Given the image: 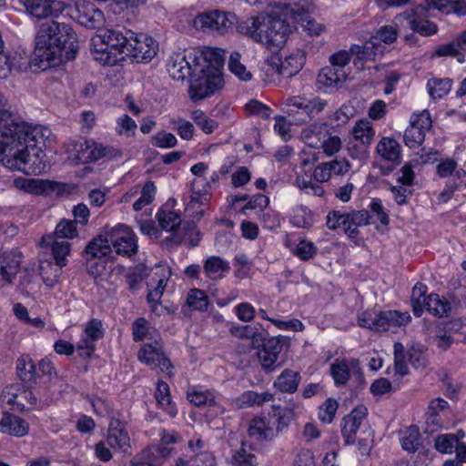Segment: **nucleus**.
I'll list each match as a JSON object with an SVG mask.
<instances>
[{
    "label": "nucleus",
    "mask_w": 466,
    "mask_h": 466,
    "mask_svg": "<svg viewBox=\"0 0 466 466\" xmlns=\"http://www.w3.org/2000/svg\"><path fill=\"white\" fill-rule=\"evenodd\" d=\"M125 27L106 29L92 38L96 60L114 66L118 62L147 63L156 55L157 48L152 37L140 35Z\"/></svg>",
    "instance_id": "1"
},
{
    "label": "nucleus",
    "mask_w": 466,
    "mask_h": 466,
    "mask_svg": "<svg viewBox=\"0 0 466 466\" xmlns=\"http://www.w3.org/2000/svg\"><path fill=\"white\" fill-rule=\"evenodd\" d=\"M35 44L30 66L40 71L75 59L78 50L77 37L72 26L56 20L41 24Z\"/></svg>",
    "instance_id": "2"
},
{
    "label": "nucleus",
    "mask_w": 466,
    "mask_h": 466,
    "mask_svg": "<svg viewBox=\"0 0 466 466\" xmlns=\"http://www.w3.org/2000/svg\"><path fill=\"white\" fill-rule=\"evenodd\" d=\"M51 129L44 126L32 127L22 121L19 117L11 116L6 117L5 122L0 124V139L5 146L15 145L16 142L24 143L29 147L39 148L38 145H46L50 142Z\"/></svg>",
    "instance_id": "3"
},
{
    "label": "nucleus",
    "mask_w": 466,
    "mask_h": 466,
    "mask_svg": "<svg viewBox=\"0 0 466 466\" xmlns=\"http://www.w3.org/2000/svg\"><path fill=\"white\" fill-rule=\"evenodd\" d=\"M29 146L16 142L15 145H1L0 157L2 164L10 170H18L27 175H38L46 169V156L41 147H32L34 153L28 152Z\"/></svg>",
    "instance_id": "4"
},
{
    "label": "nucleus",
    "mask_w": 466,
    "mask_h": 466,
    "mask_svg": "<svg viewBox=\"0 0 466 466\" xmlns=\"http://www.w3.org/2000/svg\"><path fill=\"white\" fill-rule=\"evenodd\" d=\"M290 418L291 410L273 406L266 416L249 421L248 434L256 441H270L288 428Z\"/></svg>",
    "instance_id": "5"
},
{
    "label": "nucleus",
    "mask_w": 466,
    "mask_h": 466,
    "mask_svg": "<svg viewBox=\"0 0 466 466\" xmlns=\"http://www.w3.org/2000/svg\"><path fill=\"white\" fill-rule=\"evenodd\" d=\"M41 246L43 248H51L53 258L56 261V268L52 277L48 276V268L52 269L51 263L40 266V273L46 286L52 288L58 282L61 275V269L66 265V256L70 253V244L66 240H59L51 235L42 238Z\"/></svg>",
    "instance_id": "6"
},
{
    "label": "nucleus",
    "mask_w": 466,
    "mask_h": 466,
    "mask_svg": "<svg viewBox=\"0 0 466 466\" xmlns=\"http://www.w3.org/2000/svg\"><path fill=\"white\" fill-rule=\"evenodd\" d=\"M235 14L219 9L199 13L193 21V26L205 33H217L223 35L233 30Z\"/></svg>",
    "instance_id": "7"
},
{
    "label": "nucleus",
    "mask_w": 466,
    "mask_h": 466,
    "mask_svg": "<svg viewBox=\"0 0 466 466\" xmlns=\"http://www.w3.org/2000/svg\"><path fill=\"white\" fill-rule=\"evenodd\" d=\"M258 43L268 48H279L285 45L289 28L281 16H263L260 25Z\"/></svg>",
    "instance_id": "8"
},
{
    "label": "nucleus",
    "mask_w": 466,
    "mask_h": 466,
    "mask_svg": "<svg viewBox=\"0 0 466 466\" xmlns=\"http://www.w3.org/2000/svg\"><path fill=\"white\" fill-rule=\"evenodd\" d=\"M111 248L117 255L130 258L137 252V241L129 227L117 225L106 231Z\"/></svg>",
    "instance_id": "9"
},
{
    "label": "nucleus",
    "mask_w": 466,
    "mask_h": 466,
    "mask_svg": "<svg viewBox=\"0 0 466 466\" xmlns=\"http://www.w3.org/2000/svg\"><path fill=\"white\" fill-rule=\"evenodd\" d=\"M138 360L153 370L165 372L168 377L173 376L174 366L163 351L161 343H145L137 352Z\"/></svg>",
    "instance_id": "10"
},
{
    "label": "nucleus",
    "mask_w": 466,
    "mask_h": 466,
    "mask_svg": "<svg viewBox=\"0 0 466 466\" xmlns=\"http://www.w3.org/2000/svg\"><path fill=\"white\" fill-rule=\"evenodd\" d=\"M66 9L73 19L86 28H98L104 23L103 12L88 0H76Z\"/></svg>",
    "instance_id": "11"
},
{
    "label": "nucleus",
    "mask_w": 466,
    "mask_h": 466,
    "mask_svg": "<svg viewBox=\"0 0 466 466\" xmlns=\"http://www.w3.org/2000/svg\"><path fill=\"white\" fill-rule=\"evenodd\" d=\"M26 12L37 19L56 18L68 5L60 0H20Z\"/></svg>",
    "instance_id": "12"
},
{
    "label": "nucleus",
    "mask_w": 466,
    "mask_h": 466,
    "mask_svg": "<svg viewBox=\"0 0 466 466\" xmlns=\"http://www.w3.org/2000/svg\"><path fill=\"white\" fill-rule=\"evenodd\" d=\"M223 86V78L219 73L204 75L201 77L191 78L189 96L193 101L202 100Z\"/></svg>",
    "instance_id": "13"
},
{
    "label": "nucleus",
    "mask_w": 466,
    "mask_h": 466,
    "mask_svg": "<svg viewBox=\"0 0 466 466\" xmlns=\"http://www.w3.org/2000/svg\"><path fill=\"white\" fill-rule=\"evenodd\" d=\"M112 148L94 142L80 141L74 146V160L77 163H89L111 156Z\"/></svg>",
    "instance_id": "14"
},
{
    "label": "nucleus",
    "mask_w": 466,
    "mask_h": 466,
    "mask_svg": "<svg viewBox=\"0 0 466 466\" xmlns=\"http://www.w3.org/2000/svg\"><path fill=\"white\" fill-rule=\"evenodd\" d=\"M367 416V408L359 405L351 412L343 417L341 421V435L346 445H353L356 442V434L361 422Z\"/></svg>",
    "instance_id": "15"
},
{
    "label": "nucleus",
    "mask_w": 466,
    "mask_h": 466,
    "mask_svg": "<svg viewBox=\"0 0 466 466\" xmlns=\"http://www.w3.org/2000/svg\"><path fill=\"white\" fill-rule=\"evenodd\" d=\"M282 350L281 339L272 337L258 350L257 356L261 368L266 372H272L279 368L276 362Z\"/></svg>",
    "instance_id": "16"
},
{
    "label": "nucleus",
    "mask_w": 466,
    "mask_h": 466,
    "mask_svg": "<svg viewBox=\"0 0 466 466\" xmlns=\"http://www.w3.org/2000/svg\"><path fill=\"white\" fill-rule=\"evenodd\" d=\"M171 452V448L163 444L149 445L133 461V466H162Z\"/></svg>",
    "instance_id": "17"
},
{
    "label": "nucleus",
    "mask_w": 466,
    "mask_h": 466,
    "mask_svg": "<svg viewBox=\"0 0 466 466\" xmlns=\"http://www.w3.org/2000/svg\"><path fill=\"white\" fill-rule=\"evenodd\" d=\"M397 37L398 32L394 26L383 25L376 32V35L371 37L370 42L366 43L362 46H357V55L360 59L367 58L372 55V49L380 42H383L385 44H391L396 41Z\"/></svg>",
    "instance_id": "18"
},
{
    "label": "nucleus",
    "mask_w": 466,
    "mask_h": 466,
    "mask_svg": "<svg viewBox=\"0 0 466 466\" xmlns=\"http://www.w3.org/2000/svg\"><path fill=\"white\" fill-rule=\"evenodd\" d=\"M411 320L409 312L380 311L376 314L375 331H387L391 328L407 325Z\"/></svg>",
    "instance_id": "19"
},
{
    "label": "nucleus",
    "mask_w": 466,
    "mask_h": 466,
    "mask_svg": "<svg viewBox=\"0 0 466 466\" xmlns=\"http://www.w3.org/2000/svg\"><path fill=\"white\" fill-rule=\"evenodd\" d=\"M167 69L169 76L176 80H184L186 77L191 76L194 71L185 52L171 55L167 64Z\"/></svg>",
    "instance_id": "20"
},
{
    "label": "nucleus",
    "mask_w": 466,
    "mask_h": 466,
    "mask_svg": "<svg viewBox=\"0 0 466 466\" xmlns=\"http://www.w3.org/2000/svg\"><path fill=\"white\" fill-rule=\"evenodd\" d=\"M347 80V74L344 69L336 66H325L318 75L317 86L321 87H340Z\"/></svg>",
    "instance_id": "21"
},
{
    "label": "nucleus",
    "mask_w": 466,
    "mask_h": 466,
    "mask_svg": "<svg viewBox=\"0 0 466 466\" xmlns=\"http://www.w3.org/2000/svg\"><path fill=\"white\" fill-rule=\"evenodd\" d=\"M261 16H246L239 18L235 15V21L233 22V29L244 36H247L253 41L258 43L260 35Z\"/></svg>",
    "instance_id": "22"
},
{
    "label": "nucleus",
    "mask_w": 466,
    "mask_h": 466,
    "mask_svg": "<svg viewBox=\"0 0 466 466\" xmlns=\"http://www.w3.org/2000/svg\"><path fill=\"white\" fill-rule=\"evenodd\" d=\"M329 129L326 123H314L301 130L300 137L303 142L312 148H319L328 137Z\"/></svg>",
    "instance_id": "23"
},
{
    "label": "nucleus",
    "mask_w": 466,
    "mask_h": 466,
    "mask_svg": "<svg viewBox=\"0 0 466 466\" xmlns=\"http://www.w3.org/2000/svg\"><path fill=\"white\" fill-rule=\"evenodd\" d=\"M29 431V424L24 419L6 413L0 420V432L23 437Z\"/></svg>",
    "instance_id": "24"
},
{
    "label": "nucleus",
    "mask_w": 466,
    "mask_h": 466,
    "mask_svg": "<svg viewBox=\"0 0 466 466\" xmlns=\"http://www.w3.org/2000/svg\"><path fill=\"white\" fill-rule=\"evenodd\" d=\"M377 153L388 162L394 165L400 163L401 147L399 142L393 138L382 137L377 145Z\"/></svg>",
    "instance_id": "25"
},
{
    "label": "nucleus",
    "mask_w": 466,
    "mask_h": 466,
    "mask_svg": "<svg viewBox=\"0 0 466 466\" xmlns=\"http://www.w3.org/2000/svg\"><path fill=\"white\" fill-rule=\"evenodd\" d=\"M279 61L280 65L277 66L279 74L284 77L290 78L301 70L305 56L300 51H297L289 56H285Z\"/></svg>",
    "instance_id": "26"
},
{
    "label": "nucleus",
    "mask_w": 466,
    "mask_h": 466,
    "mask_svg": "<svg viewBox=\"0 0 466 466\" xmlns=\"http://www.w3.org/2000/svg\"><path fill=\"white\" fill-rule=\"evenodd\" d=\"M273 394L268 391L258 393L254 390H247L236 398L233 403L238 409H247L255 405L261 406L265 402L273 400Z\"/></svg>",
    "instance_id": "27"
},
{
    "label": "nucleus",
    "mask_w": 466,
    "mask_h": 466,
    "mask_svg": "<svg viewBox=\"0 0 466 466\" xmlns=\"http://www.w3.org/2000/svg\"><path fill=\"white\" fill-rule=\"evenodd\" d=\"M20 270V261L15 257L0 256V289L12 284Z\"/></svg>",
    "instance_id": "28"
},
{
    "label": "nucleus",
    "mask_w": 466,
    "mask_h": 466,
    "mask_svg": "<svg viewBox=\"0 0 466 466\" xmlns=\"http://www.w3.org/2000/svg\"><path fill=\"white\" fill-rule=\"evenodd\" d=\"M8 404L15 407L17 410L25 411L34 409L37 403V398L30 389H20L9 398Z\"/></svg>",
    "instance_id": "29"
},
{
    "label": "nucleus",
    "mask_w": 466,
    "mask_h": 466,
    "mask_svg": "<svg viewBox=\"0 0 466 466\" xmlns=\"http://www.w3.org/2000/svg\"><path fill=\"white\" fill-rule=\"evenodd\" d=\"M112 252L106 234L105 237L99 235L94 238L86 247V256L92 258H102L108 257Z\"/></svg>",
    "instance_id": "30"
},
{
    "label": "nucleus",
    "mask_w": 466,
    "mask_h": 466,
    "mask_svg": "<svg viewBox=\"0 0 466 466\" xmlns=\"http://www.w3.org/2000/svg\"><path fill=\"white\" fill-rule=\"evenodd\" d=\"M204 272L213 280L222 279L226 272L230 269L229 263L220 257L212 256L208 258L204 262Z\"/></svg>",
    "instance_id": "31"
},
{
    "label": "nucleus",
    "mask_w": 466,
    "mask_h": 466,
    "mask_svg": "<svg viewBox=\"0 0 466 466\" xmlns=\"http://www.w3.org/2000/svg\"><path fill=\"white\" fill-rule=\"evenodd\" d=\"M300 375L299 372L285 370L274 381V387L281 392L294 393L299 386Z\"/></svg>",
    "instance_id": "32"
},
{
    "label": "nucleus",
    "mask_w": 466,
    "mask_h": 466,
    "mask_svg": "<svg viewBox=\"0 0 466 466\" xmlns=\"http://www.w3.org/2000/svg\"><path fill=\"white\" fill-rule=\"evenodd\" d=\"M155 397L157 404L162 407L170 417L177 415V410L176 404L171 400L170 390L167 382L163 380L157 381Z\"/></svg>",
    "instance_id": "33"
},
{
    "label": "nucleus",
    "mask_w": 466,
    "mask_h": 466,
    "mask_svg": "<svg viewBox=\"0 0 466 466\" xmlns=\"http://www.w3.org/2000/svg\"><path fill=\"white\" fill-rule=\"evenodd\" d=\"M426 309L432 315L442 318L448 316L451 310L450 301L444 297H440L438 294H431L424 299Z\"/></svg>",
    "instance_id": "34"
},
{
    "label": "nucleus",
    "mask_w": 466,
    "mask_h": 466,
    "mask_svg": "<svg viewBox=\"0 0 466 466\" xmlns=\"http://www.w3.org/2000/svg\"><path fill=\"white\" fill-rule=\"evenodd\" d=\"M229 332L235 338L240 339H251L252 344L257 347H259L260 342L264 340L262 333L258 332V329L256 327L250 325L242 326L238 324H232L229 328Z\"/></svg>",
    "instance_id": "35"
},
{
    "label": "nucleus",
    "mask_w": 466,
    "mask_h": 466,
    "mask_svg": "<svg viewBox=\"0 0 466 466\" xmlns=\"http://www.w3.org/2000/svg\"><path fill=\"white\" fill-rule=\"evenodd\" d=\"M106 443L113 449L127 452L130 448V438L124 428H110L106 435Z\"/></svg>",
    "instance_id": "36"
},
{
    "label": "nucleus",
    "mask_w": 466,
    "mask_h": 466,
    "mask_svg": "<svg viewBox=\"0 0 466 466\" xmlns=\"http://www.w3.org/2000/svg\"><path fill=\"white\" fill-rule=\"evenodd\" d=\"M16 372L19 379L25 383L35 381L37 378L36 367L28 355H23L17 359Z\"/></svg>",
    "instance_id": "37"
},
{
    "label": "nucleus",
    "mask_w": 466,
    "mask_h": 466,
    "mask_svg": "<svg viewBox=\"0 0 466 466\" xmlns=\"http://www.w3.org/2000/svg\"><path fill=\"white\" fill-rule=\"evenodd\" d=\"M400 444L402 449L409 453L416 452L421 446L419 428L415 425L409 427L400 439Z\"/></svg>",
    "instance_id": "38"
},
{
    "label": "nucleus",
    "mask_w": 466,
    "mask_h": 466,
    "mask_svg": "<svg viewBox=\"0 0 466 466\" xmlns=\"http://www.w3.org/2000/svg\"><path fill=\"white\" fill-rule=\"evenodd\" d=\"M451 78H432L427 83L429 94L433 99L442 98L451 91Z\"/></svg>",
    "instance_id": "39"
},
{
    "label": "nucleus",
    "mask_w": 466,
    "mask_h": 466,
    "mask_svg": "<svg viewBox=\"0 0 466 466\" xmlns=\"http://www.w3.org/2000/svg\"><path fill=\"white\" fill-rule=\"evenodd\" d=\"M405 14L407 15L408 24L412 31L425 36L431 35L437 32V26L432 22L427 19L410 18L411 15L410 13L405 12Z\"/></svg>",
    "instance_id": "40"
},
{
    "label": "nucleus",
    "mask_w": 466,
    "mask_h": 466,
    "mask_svg": "<svg viewBox=\"0 0 466 466\" xmlns=\"http://www.w3.org/2000/svg\"><path fill=\"white\" fill-rule=\"evenodd\" d=\"M241 55L238 52H233L228 60V68L238 79L248 81L252 78L250 71L247 70L245 65L240 62Z\"/></svg>",
    "instance_id": "41"
},
{
    "label": "nucleus",
    "mask_w": 466,
    "mask_h": 466,
    "mask_svg": "<svg viewBox=\"0 0 466 466\" xmlns=\"http://www.w3.org/2000/svg\"><path fill=\"white\" fill-rule=\"evenodd\" d=\"M159 226L167 231H174L181 223L180 216L172 210L161 209L157 213Z\"/></svg>",
    "instance_id": "42"
},
{
    "label": "nucleus",
    "mask_w": 466,
    "mask_h": 466,
    "mask_svg": "<svg viewBox=\"0 0 466 466\" xmlns=\"http://www.w3.org/2000/svg\"><path fill=\"white\" fill-rule=\"evenodd\" d=\"M187 304L195 310L205 311L209 305V299L203 290L192 289L187 294Z\"/></svg>",
    "instance_id": "43"
},
{
    "label": "nucleus",
    "mask_w": 466,
    "mask_h": 466,
    "mask_svg": "<svg viewBox=\"0 0 466 466\" xmlns=\"http://www.w3.org/2000/svg\"><path fill=\"white\" fill-rule=\"evenodd\" d=\"M352 134L354 139L360 141L363 145H369L375 133L370 121L360 120L354 127Z\"/></svg>",
    "instance_id": "44"
},
{
    "label": "nucleus",
    "mask_w": 466,
    "mask_h": 466,
    "mask_svg": "<svg viewBox=\"0 0 466 466\" xmlns=\"http://www.w3.org/2000/svg\"><path fill=\"white\" fill-rule=\"evenodd\" d=\"M330 375L336 385H344L350 377V368L345 361L336 360L330 366Z\"/></svg>",
    "instance_id": "45"
},
{
    "label": "nucleus",
    "mask_w": 466,
    "mask_h": 466,
    "mask_svg": "<svg viewBox=\"0 0 466 466\" xmlns=\"http://www.w3.org/2000/svg\"><path fill=\"white\" fill-rule=\"evenodd\" d=\"M435 56H453L457 61L463 63L465 56L461 53L457 40L437 46L432 54Z\"/></svg>",
    "instance_id": "46"
},
{
    "label": "nucleus",
    "mask_w": 466,
    "mask_h": 466,
    "mask_svg": "<svg viewBox=\"0 0 466 466\" xmlns=\"http://www.w3.org/2000/svg\"><path fill=\"white\" fill-rule=\"evenodd\" d=\"M393 350L395 371L401 376L407 375L409 373L407 366L408 355L405 352L403 344L400 342H395Z\"/></svg>",
    "instance_id": "47"
},
{
    "label": "nucleus",
    "mask_w": 466,
    "mask_h": 466,
    "mask_svg": "<svg viewBox=\"0 0 466 466\" xmlns=\"http://www.w3.org/2000/svg\"><path fill=\"white\" fill-rule=\"evenodd\" d=\"M156 187L152 181H147L141 189V196L134 202L133 208L136 211L141 210L149 205L155 197Z\"/></svg>",
    "instance_id": "48"
},
{
    "label": "nucleus",
    "mask_w": 466,
    "mask_h": 466,
    "mask_svg": "<svg viewBox=\"0 0 466 466\" xmlns=\"http://www.w3.org/2000/svg\"><path fill=\"white\" fill-rule=\"evenodd\" d=\"M425 133L420 127L409 126L404 132V143L410 148L419 147L425 139Z\"/></svg>",
    "instance_id": "49"
},
{
    "label": "nucleus",
    "mask_w": 466,
    "mask_h": 466,
    "mask_svg": "<svg viewBox=\"0 0 466 466\" xmlns=\"http://www.w3.org/2000/svg\"><path fill=\"white\" fill-rule=\"evenodd\" d=\"M215 399V394L209 390L202 391L194 390L187 393V400L195 406H213L216 404Z\"/></svg>",
    "instance_id": "50"
},
{
    "label": "nucleus",
    "mask_w": 466,
    "mask_h": 466,
    "mask_svg": "<svg viewBox=\"0 0 466 466\" xmlns=\"http://www.w3.org/2000/svg\"><path fill=\"white\" fill-rule=\"evenodd\" d=\"M77 236L76 222L73 220H61L56 227L54 236L56 238H74Z\"/></svg>",
    "instance_id": "51"
},
{
    "label": "nucleus",
    "mask_w": 466,
    "mask_h": 466,
    "mask_svg": "<svg viewBox=\"0 0 466 466\" xmlns=\"http://www.w3.org/2000/svg\"><path fill=\"white\" fill-rule=\"evenodd\" d=\"M459 439L455 434L439 435L435 440V449L441 453H451Z\"/></svg>",
    "instance_id": "52"
},
{
    "label": "nucleus",
    "mask_w": 466,
    "mask_h": 466,
    "mask_svg": "<svg viewBox=\"0 0 466 466\" xmlns=\"http://www.w3.org/2000/svg\"><path fill=\"white\" fill-rule=\"evenodd\" d=\"M338 403L332 399H328L319 409V419L324 423H330L338 410Z\"/></svg>",
    "instance_id": "53"
},
{
    "label": "nucleus",
    "mask_w": 466,
    "mask_h": 466,
    "mask_svg": "<svg viewBox=\"0 0 466 466\" xmlns=\"http://www.w3.org/2000/svg\"><path fill=\"white\" fill-rule=\"evenodd\" d=\"M137 127L136 122L129 116L123 115L116 120V131L119 135L131 137L135 134Z\"/></svg>",
    "instance_id": "54"
},
{
    "label": "nucleus",
    "mask_w": 466,
    "mask_h": 466,
    "mask_svg": "<svg viewBox=\"0 0 466 466\" xmlns=\"http://www.w3.org/2000/svg\"><path fill=\"white\" fill-rule=\"evenodd\" d=\"M153 145L160 148H171L176 147L177 143V137L166 131H160L157 133L153 137Z\"/></svg>",
    "instance_id": "55"
},
{
    "label": "nucleus",
    "mask_w": 466,
    "mask_h": 466,
    "mask_svg": "<svg viewBox=\"0 0 466 466\" xmlns=\"http://www.w3.org/2000/svg\"><path fill=\"white\" fill-rule=\"evenodd\" d=\"M410 126L420 127L422 131H429L431 127V118L428 110H422L410 116Z\"/></svg>",
    "instance_id": "56"
},
{
    "label": "nucleus",
    "mask_w": 466,
    "mask_h": 466,
    "mask_svg": "<svg viewBox=\"0 0 466 466\" xmlns=\"http://www.w3.org/2000/svg\"><path fill=\"white\" fill-rule=\"evenodd\" d=\"M327 102L319 97L312 100L307 99L304 105L303 114L309 119L314 118L325 108Z\"/></svg>",
    "instance_id": "57"
},
{
    "label": "nucleus",
    "mask_w": 466,
    "mask_h": 466,
    "mask_svg": "<svg viewBox=\"0 0 466 466\" xmlns=\"http://www.w3.org/2000/svg\"><path fill=\"white\" fill-rule=\"evenodd\" d=\"M54 182L48 180L30 179L27 192L40 195L54 189Z\"/></svg>",
    "instance_id": "58"
},
{
    "label": "nucleus",
    "mask_w": 466,
    "mask_h": 466,
    "mask_svg": "<svg viewBox=\"0 0 466 466\" xmlns=\"http://www.w3.org/2000/svg\"><path fill=\"white\" fill-rule=\"evenodd\" d=\"M85 335L95 341L102 339L104 336V329L101 320L92 319L86 326Z\"/></svg>",
    "instance_id": "59"
},
{
    "label": "nucleus",
    "mask_w": 466,
    "mask_h": 466,
    "mask_svg": "<svg viewBox=\"0 0 466 466\" xmlns=\"http://www.w3.org/2000/svg\"><path fill=\"white\" fill-rule=\"evenodd\" d=\"M148 333V322L144 318L137 319L132 325L133 339L135 341L144 340Z\"/></svg>",
    "instance_id": "60"
},
{
    "label": "nucleus",
    "mask_w": 466,
    "mask_h": 466,
    "mask_svg": "<svg viewBox=\"0 0 466 466\" xmlns=\"http://www.w3.org/2000/svg\"><path fill=\"white\" fill-rule=\"evenodd\" d=\"M255 455L248 453L245 449L241 448L235 452L232 457V464L234 466H254Z\"/></svg>",
    "instance_id": "61"
},
{
    "label": "nucleus",
    "mask_w": 466,
    "mask_h": 466,
    "mask_svg": "<svg viewBox=\"0 0 466 466\" xmlns=\"http://www.w3.org/2000/svg\"><path fill=\"white\" fill-rule=\"evenodd\" d=\"M246 110L252 114L258 115L264 119H267L270 116V109L266 105L257 100H251L246 105Z\"/></svg>",
    "instance_id": "62"
},
{
    "label": "nucleus",
    "mask_w": 466,
    "mask_h": 466,
    "mask_svg": "<svg viewBox=\"0 0 466 466\" xmlns=\"http://www.w3.org/2000/svg\"><path fill=\"white\" fill-rule=\"evenodd\" d=\"M320 147L323 148L324 153L328 156H332L340 150L341 140L338 136H330L329 133H328V137H325V142Z\"/></svg>",
    "instance_id": "63"
},
{
    "label": "nucleus",
    "mask_w": 466,
    "mask_h": 466,
    "mask_svg": "<svg viewBox=\"0 0 466 466\" xmlns=\"http://www.w3.org/2000/svg\"><path fill=\"white\" fill-rule=\"evenodd\" d=\"M235 310L238 318L244 322L252 320L255 316L254 307L248 302L239 303L236 306Z\"/></svg>",
    "instance_id": "64"
}]
</instances>
